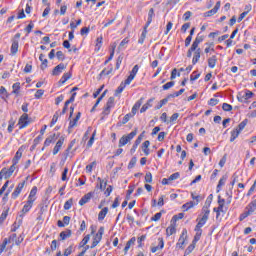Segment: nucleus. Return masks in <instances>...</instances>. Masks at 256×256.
<instances>
[{
	"mask_svg": "<svg viewBox=\"0 0 256 256\" xmlns=\"http://www.w3.org/2000/svg\"><path fill=\"white\" fill-rule=\"evenodd\" d=\"M198 223L195 226L194 231H196V235L194 237L193 243L199 241L201 239V235L203 233L202 227L207 223V220L203 218H197Z\"/></svg>",
	"mask_w": 256,
	"mask_h": 256,
	"instance_id": "obj_1",
	"label": "nucleus"
},
{
	"mask_svg": "<svg viewBox=\"0 0 256 256\" xmlns=\"http://www.w3.org/2000/svg\"><path fill=\"white\" fill-rule=\"evenodd\" d=\"M209 207H211V199L207 198L198 217L199 219L209 221V215H211V210L209 209Z\"/></svg>",
	"mask_w": 256,
	"mask_h": 256,
	"instance_id": "obj_2",
	"label": "nucleus"
},
{
	"mask_svg": "<svg viewBox=\"0 0 256 256\" xmlns=\"http://www.w3.org/2000/svg\"><path fill=\"white\" fill-rule=\"evenodd\" d=\"M136 135H137V129L133 130L131 133L127 135H123L119 139L118 147H125V145H127V143H130L131 140L134 139Z\"/></svg>",
	"mask_w": 256,
	"mask_h": 256,
	"instance_id": "obj_3",
	"label": "nucleus"
},
{
	"mask_svg": "<svg viewBox=\"0 0 256 256\" xmlns=\"http://www.w3.org/2000/svg\"><path fill=\"white\" fill-rule=\"evenodd\" d=\"M253 97V92L246 90L244 93H239L237 95V99L240 103H245V101L251 99Z\"/></svg>",
	"mask_w": 256,
	"mask_h": 256,
	"instance_id": "obj_4",
	"label": "nucleus"
},
{
	"mask_svg": "<svg viewBox=\"0 0 256 256\" xmlns=\"http://www.w3.org/2000/svg\"><path fill=\"white\" fill-rule=\"evenodd\" d=\"M137 73H139V65H135L132 68L130 75L125 80V85H131V81H133V79H135V76L137 75Z\"/></svg>",
	"mask_w": 256,
	"mask_h": 256,
	"instance_id": "obj_5",
	"label": "nucleus"
},
{
	"mask_svg": "<svg viewBox=\"0 0 256 256\" xmlns=\"http://www.w3.org/2000/svg\"><path fill=\"white\" fill-rule=\"evenodd\" d=\"M113 107H115V98L110 97V98H108L106 107L104 108L103 115H109V113H111V109H113Z\"/></svg>",
	"mask_w": 256,
	"mask_h": 256,
	"instance_id": "obj_6",
	"label": "nucleus"
},
{
	"mask_svg": "<svg viewBox=\"0 0 256 256\" xmlns=\"http://www.w3.org/2000/svg\"><path fill=\"white\" fill-rule=\"evenodd\" d=\"M29 114L24 113L19 118L18 124L20 125L19 129H25L29 125Z\"/></svg>",
	"mask_w": 256,
	"mask_h": 256,
	"instance_id": "obj_7",
	"label": "nucleus"
},
{
	"mask_svg": "<svg viewBox=\"0 0 256 256\" xmlns=\"http://www.w3.org/2000/svg\"><path fill=\"white\" fill-rule=\"evenodd\" d=\"M23 187H25V180L20 182L17 187L15 188L14 192L11 194L12 199H17L21 192L23 191Z\"/></svg>",
	"mask_w": 256,
	"mask_h": 256,
	"instance_id": "obj_8",
	"label": "nucleus"
},
{
	"mask_svg": "<svg viewBox=\"0 0 256 256\" xmlns=\"http://www.w3.org/2000/svg\"><path fill=\"white\" fill-rule=\"evenodd\" d=\"M221 9V1L216 2L213 9L207 11L204 13V17H213V15H216L217 11Z\"/></svg>",
	"mask_w": 256,
	"mask_h": 256,
	"instance_id": "obj_9",
	"label": "nucleus"
},
{
	"mask_svg": "<svg viewBox=\"0 0 256 256\" xmlns=\"http://www.w3.org/2000/svg\"><path fill=\"white\" fill-rule=\"evenodd\" d=\"M63 143H65V137L61 136L53 148V152H52L53 155H57V153L61 151V148L63 147Z\"/></svg>",
	"mask_w": 256,
	"mask_h": 256,
	"instance_id": "obj_10",
	"label": "nucleus"
},
{
	"mask_svg": "<svg viewBox=\"0 0 256 256\" xmlns=\"http://www.w3.org/2000/svg\"><path fill=\"white\" fill-rule=\"evenodd\" d=\"M65 69H67V66H65L63 63L58 64L52 71V75L54 77H57L59 75H61V73H63V71H65Z\"/></svg>",
	"mask_w": 256,
	"mask_h": 256,
	"instance_id": "obj_11",
	"label": "nucleus"
},
{
	"mask_svg": "<svg viewBox=\"0 0 256 256\" xmlns=\"http://www.w3.org/2000/svg\"><path fill=\"white\" fill-rule=\"evenodd\" d=\"M205 40V36H203V34L198 33L194 42L192 43V47L193 49H199V44L203 43V41Z\"/></svg>",
	"mask_w": 256,
	"mask_h": 256,
	"instance_id": "obj_12",
	"label": "nucleus"
},
{
	"mask_svg": "<svg viewBox=\"0 0 256 256\" xmlns=\"http://www.w3.org/2000/svg\"><path fill=\"white\" fill-rule=\"evenodd\" d=\"M185 239H187V229L183 230V233L180 236L178 243L176 244L179 249H183V245H185Z\"/></svg>",
	"mask_w": 256,
	"mask_h": 256,
	"instance_id": "obj_13",
	"label": "nucleus"
},
{
	"mask_svg": "<svg viewBox=\"0 0 256 256\" xmlns=\"http://www.w3.org/2000/svg\"><path fill=\"white\" fill-rule=\"evenodd\" d=\"M163 247H165L163 238H158V245L151 248V253H157V251H160Z\"/></svg>",
	"mask_w": 256,
	"mask_h": 256,
	"instance_id": "obj_14",
	"label": "nucleus"
},
{
	"mask_svg": "<svg viewBox=\"0 0 256 256\" xmlns=\"http://www.w3.org/2000/svg\"><path fill=\"white\" fill-rule=\"evenodd\" d=\"M10 51H11V55H17V52L19 51V40H16V39L12 40Z\"/></svg>",
	"mask_w": 256,
	"mask_h": 256,
	"instance_id": "obj_15",
	"label": "nucleus"
},
{
	"mask_svg": "<svg viewBox=\"0 0 256 256\" xmlns=\"http://www.w3.org/2000/svg\"><path fill=\"white\" fill-rule=\"evenodd\" d=\"M55 141H57V134L54 133L45 139L44 147H49V145H51V143H55Z\"/></svg>",
	"mask_w": 256,
	"mask_h": 256,
	"instance_id": "obj_16",
	"label": "nucleus"
},
{
	"mask_svg": "<svg viewBox=\"0 0 256 256\" xmlns=\"http://www.w3.org/2000/svg\"><path fill=\"white\" fill-rule=\"evenodd\" d=\"M33 203H35L34 200L28 199L26 204L22 208V213H29L33 207Z\"/></svg>",
	"mask_w": 256,
	"mask_h": 256,
	"instance_id": "obj_17",
	"label": "nucleus"
},
{
	"mask_svg": "<svg viewBox=\"0 0 256 256\" xmlns=\"http://www.w3.org/2000/svg\"><path fill=\"white\" fill-rule=\"evenodd\" d=\"M199 59H201V48H196L192 59V65H197V63H199Z\"/></svg>",
	"mask_w": 256,
	"mask_h": 256,
	"instance_id": "obj_18",
	"label": "nucleus"
},
{
	"mask_svg": "<svg viewBox=\"0 0 256 256\" xmlns=\"http://www.w3.org/2000/svg\"><path fill=\"white\" fill-rule=\"evenodd\" d=\"M21 157H23V148L22 147H20L17 150L14 158L12 159V163H14V165H17V163H19V159H21Z\"/></svg>",
	"mask_w": 256,
	"mask_h": 256,
	"instance_id": "obj_19",
	"label": "nucleus"
},
{
	"mask_svg": "<svg viewBox=\"0 0 256 256\" xmlns=\"http://www.w3.org/2000/svg\"><path fill=\"white\" fill-rule=\"evenodd\" d=\"M91 197H93V194L91 192L87 193L86 195H84L80 201H79V205L83 206L87 203H89V201H91Z\"/></svg>",
	"mask_w": 256,
	"mask_h": 256,
	"instance_id": "obj_20",
	"label": "nucleus"
},
{
	"mask_svg": "<svg viewBox=\"0 0 256 256\" xmlns=\"http://www.w3.org/2000/svg\"><path fill=\"white\" fill-rule=\"evenodd\" d=\"M153 101H155V98H150L147 103H145L142 108L140 109V113H145L147 109L153 107Z\"/></svg>",
	"mask_w": 256,
	"mask_h": 256,
	"instance_id": "obj_21",
	"label": "nucleus"
},
{
	"mask_svg": "<svg viewBox=\"0 0 256 256\" xmlns=\"http://www.w3.org/2000/svg\"><path fill=\"white\" fill-rule=\"evenodd\" d=\"M246 211L250 212V215H253L256 210V199L251 201L245 208Z\"/></svg>",
	"mask_w": 256,
	"mask_h": 256,
	"instance_id": "obj_22",
	"label": "nucleus"
},
{
	"mask_svg": "<svg viewBox=\"0 0 256 256\" xmlns=\"http://www.w3.org/2000/svg\"><path fill=\"white\" fill-rule=\"evenodd\" d=\"M155 17V9L151 8L148 12V19L147 22L145 24L146 27H149V25H151V23H153V18Z\"/></svg>",
	"mask_w": 256,
	"mask_h": 256,
	"instance_id": "obj_23",
	"label": "nucleus"
},
{
	"mask_svg": "<svg viewBox=\"0 0 256 256\" xmlns=\"http://www.w3.org/2000/svg\"><path fill=\"white\" fill-rule=\"evenodd\" d=\"M79 119H81V112H78L76 117L70 121L68 129H73V127H77Z\"/></svg>",
	"mask_w": 256,
	"mask_h": 256,
	"instance_id": "obj_24",
	"label": "nucleus"
},
{
	"mask_svg": "<svg viewBox=\"0 0 256 256\" xmlns=\"http://www.w3.org/2000/svg\"><path fill=\"white\" fill-rule=\"evenodd\" d=\"M11 174L9 170H7V168H3L1 171H0V181H3V177L4 179H9V177H11Z\"/></svg>",
	"mask_w": 256,
	"mask_h": 256,
	"instance_id": "obj_25",
	"label": "nucleus"
},
{
	"mask_svg": "<svg viewBox=\"0 0 256 256\" xmlns=\"http://www.w3.org/2000/svg\"><path fill=\"white\" fill-rule=\"evenodd\" d=\"M72 75L73 74H71V72L64 73L63 76L61 77V79L59 80V84L65 85V83H67V81H69V79H71Z\"/></svg>",
	"mask_w": 256,
	"mask_h": 256,
	"instance_id": "obj_26",
	"label": "nucleus"
},
{
	"mask_svg": "<svg viewBox=\"0 0 256 256\" xmlns=\"http://www.w3.org/2000/svg\"><path fill=\"white\" fill-rule=\"evenodd\" d=\"M149 27H147V26H144V29H143V31H142V33H141V36H140V38L138 39V43L140 44V45H143V43H145V39L147 38V29H148Z\"/></svg>",
	"mask_w": 256,
	"mask_h": 256,
	"instance_id": "obj_27",
	"label": "nucleus"
},
{
	"mask_svg": "<svg viewBox=\"0 0 256 256\" xmlns=\"http://www.w3.org/2000/svg\"><path fill=\"white\" fill-rule=\"evenodd\" d=\"M71 235H73V232L69 229H67L66 231H62L60 233V239L61 241H65V239H69V237H71Z\"/></svg>",
	"mask_w": 256,
	"mask_h": 256,
	"instance_id": "obj_28",
	"label": "nucleus"
},
{
	"mask_svg": "<svg viewBox=\"0 0 256 256\" xmlns=\"http://www.w3.org/2000/svg\"><path fill=\"white\" fill-rule=\"evenodd\" d=\"M216 65H217V57L215 55L208 58V67L210 69H215Z\"/></svg>",
	"mask_w": 256,
	"mask_h": 256,
	"instance_id": "obj_29",
	"label": "nucleus"
},
{
	"mask_svg": "<svg viewBox=\"0 0 256 256\" xmlns=\"http://www.w3.org/2000/svg\"><path fill=\"white\" fill-rule=\"evenodd\" d=\"M141 105H143V99L138 100L132 107L133 115H137V111H139V109L141 108Z\"/></svg>",
	"mask_w": 256,
	"mask_h": 256,
	"instance_id": "obj_30",
	"label": "nucleus"
},
{
	"mask_svg": "<svg viewBox=\"0 0 256 256\" xmlns=\"http://www.w3.org/2000/svg\"><path fill=\"white\" fill-rule=\"evenodd\" d=\"M111 73H113V65H112V64H110V65L108 66V71H107V68H104V69L100 72L99 77L101 78V77H103V76H105V75H111Z\"/></svg>",
	"mask_w": 256,
	"mask_h": 256,
	"instance_id": "obj_31",
	"label": "nucleus"
},
{
	"mask_svg": "<svg viewBox=\"0 0 256 256\" xmlns=\"http://www.w3.org/2000/svg\"><path fill=\"white\" fill-rule=\"evenodd\" d=\"M107 213H109V208L104 207L98 214V221H103L107 217Z\"/></svg>",
	"mask_w": 256,
	"mask_h": 256,
	"instance_id": "obj_32",
	"label": "nucleus"
},
{
	"mask_svg": "<svg viewBox=\"0 0 256 256\" xmlns=\"http://www.w3.org/2000/svg\"><path fill=\"white\" fill-rule=\"evenodd\" d=\"M39 60L41 61L40 69L42 71H45V68L47 67L48 60L45 58V54H40Z\"/></svg>",
	"mask_w": 256,
	"mask_h": 256,
	"instance_id": "obj_33",
	"label": "nucleus"
},
{
	"mask_svg": "<svg viewBox=\"0 0 256 256\" xmlns=\"http://www.w3.org/2000/svg\"><path fill=\"white\" fill-rule=\"evenodd\" d=\"M28 199H30L31 201H37V186H34L31 189Z\"/></svg>",
	"mask_w": 256,
	"mask_h": 256,
	"instance_id": "obj_34",
	"label": "nucleus"
},
{
	"mask_svg": "<svg viewBox=\"0 0 256 256\" xmlns=\"http://www.w3.org/2000/svg\"><path fill=\"white\" fill-rule=\"evenodd\" d=\"M135 241H137V239L135 237H132L127 243L126 246L124 248V253L127 254V252L129 251V249H131V245H135Z\"/></svg>",
	"mask_w": 256,
	"mask_h": 256,
	"instance_id": "obj_35",
	"label": "nucleus"
},
{
	"mask_svg": "<svg viewBox=\"0 0 256 256\" xmlns=\"http://www.w3.org/2000/svg\"><path fill=\"white\" fill-rule=\"evenodd\" d=\"M239 135H241V132L236 128H234L231 132L230 143H233V141H235V139H237Z\"/></svg>",
	"mask_w": 256,
	"mask_h": 256,
	"instance_id": "obj_36",
	"label": "nucleus"
},
{
	"mask_svg": "<svg viewBox=\"0 0 256 256\" xmlns=\"http://www.w3.org/2000/svg\"><path fill=\"white\" fill-rule=\"evenodd\" d=\"M127 85H129V84H125V81H124V83L122 82V83L119 85V87L116 89L115 95H116V96H117V95H121V93H123V91L125 90V87H127Z\"/></svg>",
	"mask_w": 256,
	"mask_h": 256,
	"instance_id": "obj_37",
	"label": "nucleus"
},
{
	"mask_svg": "<svg viewBox=\"0 0 256 256\" xmlns=\"http://www.w3.org/2000/svg\"><path fill=\"white\" fill-rule=\"evenodd\" d=\"M195 205H196L195 202L189 201V202L183 204L182 209H184V211H189V209H193V207H195Z\"/></svg>",
	"mask_w": 256,
	"mask_h": 256,
	"instance_id": "obj_38",
	"label": "nucleus"
},
{
	"mask_svg": "<svg viewBox=\"0 0 256 256\" xmlns=\"http://www.w3.org/2000/svg\"><path fill=\"white\" fill-rule=\"evenodd\" d=\"M247 123H249V120L244 119V120L236 127V130L241 133V131H243V129H245V127H247Z\"/></svg>",
	"mask_w": 256,
	"mask_h": 256,
	"instance_id": "obj_39",
	"label": "nucleus"
},
{
	"mask_svg": "<svg viewBox=\"0 0 256 256\" xmlns=\"http://www.w3.org/2000/svg\"><path fill=\"white\" fill-rule=\"evenodd\" d=\"M95 135H97V130H94L92 136L90 137L88 143H87V147L88 149L93 147V143H95Z\"/></svg>",
	"mask_w": 256,
	"mask_h": 256,
	"instance_id": "obj_40",
	"label": "nucleus"
},
{
	"mask_svg": "<svg viewBox=\"0 0 256 256\" xmlns=\"http://www.w3.org/2000/svg\"><path fill=\"white\" fill-rule=\"evenodd\" d=\"M12 89H13L12 93H14V95H19V89H21V83L19 82L14 83L12 86Z\"/></svg>",
	"mask_w": 256,
	"mask_h": 256,
	"instance_id": "obj_41",
	"label": "nucleus"
},
{
	"mask_svg": "<svg viewBox=\"0 0 256 256\" xmlns=\"http://www.w3.org/2000/svg\"><path fill=\"white\" fill-rule=\"evenodd\" d=\"M177 229H175V226H169L166 229V235L167 237H171V235H174V233H176Z\"/></svg>",
	"mask_w": 256,
	"mask_h": 256,
	"instance_id": "obj_42",
	"label": "nucleus"
},
{
	"mask_svg": "<svg viewBox=\"0 0 256 256\" xmlns=\"http://www.w3.org/2000/svg\"><path fill=\"white\" fill-rule=\"evenodd\" d=\"M183 93H185V88L180 89L177 92H174L172 94H169L168 97H171L172 99L175 97H179L180 95H183Z\"/></svg>",
	"mask_w": 256,
	"mask_h": 256,
	"instance_id": "obj_43",
	"label": "nucleus"
},
{
	"mask_svg": "<svg viewBox=\"0 0 256 256\" xmlns=\"http://www.w3.org/2000/svg\"><path fill=\"white\" fill-rule=\"evenodd\" d=\"M35 27V24H33L32 22H30L27 27L24 29V31L26 32V37L29 36V33H31V31H33V28Z\"/></svg>",
	"mask_w": 256,
	"mask_h": 256,
	"instance_id": "obj_44",
	"label": "nucleus"
},
{
	"mask_svg": "<svg viewBox=\"0 0 256 256\" xmlns=\"http://www.w3.org/2000/svg\"><path fill=\"white\" fill-rule=\"evenodd\" d=\"M0 96L2 99H7V97H9L7 94V89H5L3 86L0 87Z\"/></svg>",
	"mask_w": 256,
	"mask_h": 256,
	"instance_id": "obj_45",
	"label": "nucleus"
},
{
	"mask_svg": "<svg viewBox=\"0 0 256 256\" xmlns=\"http://www.w3.org/2000/svg\"><path fill=\"white\" fill-rule=\"evenodd\" d=\"M226 181H227V175L223 176V177L219 180L218 185H217V189L222 188L223 185H225Z\"/></svg>",
	"mask_w": 256,
	"mask_h": 256,
	"instance_id": "obj_46",
	"label": "nucleus"
},
{
	"mask_svg": "<svg viewBox=\"0 0 256 256\" xmlns=\"http://www.w3.org/2000/svg\"><path fill=\"white\" fill-rule=\"evenodd\" d=\"M195 249V242L193 244H190L187 249L185 250V255H190V253H193Z\"/></svg>",
	"mask_w": 256,
	"mask_h": 256,
	"instance_id": "obj_47",
	"label": "nucleus"
},
{
	"mask_svg": "<svg viewBox=\"0 0 256 256\" xmlns=\"http://www.w3.org/2000/svg\"><path fill=\"white\" fill-rule=\"evenodd\" d=\"M71 207H73V199H69L64 204L65 211H69V209H71Z\"/></svg>",
	"mask_w": 256,
	"mask_h": 256,
	"instance_id": "obj_48",
	"label": "nucleus"
},
{
	"mask_svg": "<svg viewBox=\"0 0 256 256\" xmlns=\"http://www.w3.org/2000/svg\"><path fill=\"white\" fill-rule=\"evenodd\" d=\"M57 121H59V112H56L54 115H53V118L50 122V127H53V125H55V123H57Z\"/></svg>",
	"mask_w": 256,
	"mask_h": 256,
	"instance_id": "obj_49",
	"label": "nucleus"
},
{
	"mask_svg": "<svg viewBox=\"0 0 256 256\" xmlns=\"http://www.w3.org/2000/svg\"><path fill=\"white\" fill-rule=\"evenodd\" d=\"M8 244H9V241L7 240V238H5L2 244H0V255L1 253H3V251H5V248L7 247Z\"/></svg>",
	"mask_w": 256,
	"mask_h": 256,
	"instance_id": "obj_50",
	"label": "nucleus"
},
{
	"mask_svg": "<svg viewBox=\"0 0 256 256\" xmlns=\"http://www.w3.org/2000/svg\"><path fill=\"white\" fill-rule=\"evenodd\" d=\"M179 177H181V174H179V172H175L172 175H170L168 179L171 183L172 181H176V179H179Z\"/></svg>",
	"mask_w": 256,
	"mask_h": 256,
	"instance_id": "obj_51",
	"label": "nucleus"
},
{
	"mask_svg": "<svg viewBox=\"0 0 256 256\" xmlns=\"http://www.w3.org/2000/svg\"><path fill=\"white\" fill-rule=\"evenodd\" d=\"M145 183H153V174H151V172L146 173Z\"/></svg>",
	"mask_w": 256,
	"mask_h": 256,
	"instance_id": "obj_52",
	"label": "nucleus"
},
{
	"mask_svg": "<svg viewBox=\"0 0 256 256\" xmlns=\"http://www.w3.org/2000/svg\"><path fill=\"white\" fill-rule=\"evenodd\" d=\"M174 86H175V82L171 81V82H168V83L164 84L162 86V89L164 91H167V90L171 89V87H174Z\"/></svg>",
	"mask_w": 256,
	"mask_h": 256,
	"instance_id": "obj_53",
	"label": "nucleus"
},
{
	"mask_svg": "<svg viewBox=\"0 0 256 256\" xmlns=\"http://www.w3.org/2000/svg\"><path fill=\"white\" fill-rule=\"evenodd\" d=\"M44 94H45V90L39 89L36 91L34 97H35V99H41Z\"/></svg>",
	"mask_w": 256,
	"mask_h": 256,
	"instance_id": "obj_54",
	"label": "nucleus"
},
{
	"mask_svg": "<svg viewBox=\"0 0 256 256\" xmlns=\"http://www.w3.org/2000/svg\"><path fill=\"white\" fill-rule=\"evenodd\" d=\"M201 77V73H197V71H194L190 76V81H197Z\"/></svg>",
	"mask_w": 256,
	"mask_h": 256,
	"instance_id": "obj_55",
	"label": "nucleus"
},
{
	"mask_svg": "<svg viewBox=\"0 0 256 256\" xmlns=\"http://www.w3.org/2000/svg\"><path fill=\"white\" fill-rule=\"evenodd\" d=\"M133 117L131 113L126 114L122 119V125L129 123V120Z\"/></svg>",
	"mask_w": 256,
	"mask_h": 256,
	"instance_id": "obj_56",
	"label": "nucleus"
},
{
	"mask_svg": "<svg viewBox=\"0 0 256 256\" xmlns=\"http://www.w3.org/2000/svg\"><path fill=\"white\" fill-rule=\"evenodd\" d=\"M249 215H251L250 212H248V210L245 209V211L240 215L239 221H244V219H247Z\"/></svg>",
	"mask_w": 256,
	"mask_h": 256,
	"instance_id": "obj_57",
	"label": "nucleus"
},
{
	"mask_svg": "<svg viewBox=\"0 0 256 256\" xmlns=\"http://www.w3.org/2000/svg\"><path fill=\"white\" fill-rule=\"evenodd\" d=\"M136 164H137V158L136 157L131 158L128 164V169H133V167H135Z\"/></svg>",
	"mask_w": 256,
	"mask_h": 256,
	"instance_id": "obj_58",
	"label": "nucleus"
},
{
	"mask_svg": "<svg viewBox=\"0 0 256 256\" xmlns=\"http://www.w3.org/2000/svg\"><path fill=\"white\" fill-rule=\"evenodd\" d=\"M222 109L223 111H233V106H231V104L223 103Z\"/></svg>",
	"mask_w": 256,
	"mask_h": 256,
	"instance_id": "obj_59",
	"label": "nucleus"
},
{
	"mask_svg": "<svg viewBox=\"0 0 256 256\" xmlns=\"http://www.w3.org/2000/svg\"><path fill=\"white\" fill-rule=\"evenodd\" d=\"M147 239L146 235H142L140 237H138V247H143V241H145Z\"/></svg>",
	"mask_w": 256,
	"mask_h": 256,
	"instance_id": "obj_60",
	"label": "nucleus"
},
{
	"mask_svg": "<svg viewBox=\"0 0 256 256\" xmlns=\"http://www.w3.org/2000/svg\"><path fill=\"white\" fill-rule=\"evenodd\" d=\"M7 215H9V210H5L2 212V214L0 216V223H3V221H5V219H7Z\"/></svg>",
	"mask_w": 256,
	"mask_h": 256,
	"instance_id": "obj_61",
	"label": "nucleus"
},
{
	"mask_svg": "<svg viewBox=\"0 0 256 256\" xmlns=\"http://www.w3.org/2000/svg\"><path fill=\"white\" fill-rule=\"evenodd\" d=\"M73 253V245H70L68 248L64 250V256H69Z\"/></svg>",
	"mask_w": 256,
	"mask_h": 256,
	"instance_id": "obj_62",
	"label": "nucleus"
},
{
	"mask_svg": "<svg viewBox=\"0 0 256 256\" xmlns=\"http://www.w3.org/2000/svg\"><path fill=\"white\" fill-rule=\"evenodd\" d=\"M67 173H69V168L65 167L63 172H62V181H67Z\"/></svg>",
	"mask_w": 256,
	"mask_h": 256,
	"instance_id": "obj_63",
	"label": "nucleus"
},
{
	"mask_svg": "<svg viewBox=\"0 0 256 256\" xmlns=\"http://www.w3.org/2000/svg\"><path fill=\"white\" fill-rule=\"evenodd\" d=\"M121 63H123V56H118L116 60V69H119L121 67Z\"/></svg>",
	"mask_w": 256,
	"mask_h": 256,
	"instance_id": "obj_64",
	"label": "nucleus"
}]
</instances>
